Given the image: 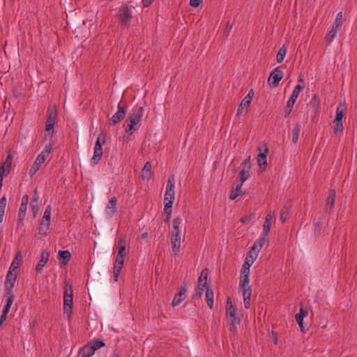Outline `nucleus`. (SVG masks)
<instances>
[{
	"mask_svg": "<svg viewBox=\"0 0 357 357\" xmlns=\"http://www.w3.org/2000/svg\"><path fill=\"white\" fill-rule=\"evenodd\" d=\"M271 225L272 222H264L263 225V231L261 232V234H263L264 236H268V234L271 229Z\"/></svg>",
	"mask_w": 357,
	"mask_h": 357,
	"instance_id": "de8ad7c7",
	"label": "nucleus"
},
{
	"mask_svg": "<svg viewBox=\"0 0 357 357\" xmlns=\"http://www.w3.org/2000/svg\"><path fill=\"white\" fill-rule=\"evenodd\" d=\"M51 212L52 208L50 205H48L45 208L43 218L40 220L38 228V234L41 237H45L48 234V231L50 229V226L51 223Z\"/></svg>",
	"mask_w": 357,
	"mask_h": 357,
	"instance_id": "7ed1b4c3",
	"label": "nucleus"
},
{
	"mask_svg": "<svg viewBox=\"0 0 357 357\" xmlns=\"http://www.w3.org/2000/svg\"><path fill=\"white\" fill-rule=\"evenodd\" d=\"M153 0H142L144 7H148L152 3Z\"/></svg>",
	"mask_w": 357,
	"mask_h": 357,
	"instance_id": "13d9d810",
	"label": "nucleus"
},
{
	"mask_svg": "<svg viewBox=\"0 0 357 357\" xmlns=\"http://www.w3.org/2000/svg\"><path fill=\"white\" fill-rule=\"evenodd\" d=\"M239 287L243 296L252 294V289L250 285V282H239Z\"/></svg>",
	"mask_w": 357,
	"mask_h": 357,
	"instance_id": "7c9ffc66",
	"label": "nucleus"
},
{
	"mask_svg": "<svg viewBox=\"0 0 357 357\" xmlns=\"http://www.w3.org/2000/svg\"><path fill=\"white\" fill-rule=\"evenodd\" d=\"M335 191L331 190L330 193L326 199V206L328 208H332L334 206L335 202Z\"/></svg>",
	"mask_w": 357,
	"mask_h": 357,
	"instance_id": "72a5a7b5",
	"label": "nucleus"
},
{
	"mask_svg": "<svg viewBox=\"0 0 357 357\" xmlns=\"http://www.w3.org/2000/svg\"><path fill=\"white\" fill-rule=\"evenodd\" d=\"M122 268L114 267V280L117 282Z\"/></svg>",
	"mask_w": 357,
	"mask_h": 357,
	"instance_id": "603ef678",
	"label": "nucleus"
},
{
	"mask_svg": "<svg viewBox=\"0 0 357 357\" xmlns=\"http://www.w3.org/2000/svg\"><path fill=\"white\" fill-rule=\"evenodd\" d=\"M10 307H9V306L6 305V306L4 307V308H3V312H2V313H3L4 314H7V315H8V312H9L10 310Z\"/></svg>",
	"mask_w": 357,
	"mask_h": 357,
	"instance_id": "0e129e2a",
	"label": "nucleus"
},
{
	"mask_svg": "<svg viewBox=\"0 0 357 357\" xmlns=\"http://www.w3.org/2000/svg\"><path fill=\"white\" fill-rule=\"evenodd\" d=\"M126 114V112L125 108L119 105L116 112L114 113L109 119V123L112 126L119 123L125 118Z\"/></svg>",
	"mask_w": 357,
	"mask_h": 357,
	"instance_id": "9b49d317",
	"label": "nucleus"
},
{
	"mask_svg": "<svg viewBox=\"0 0 357 357\" xmlns=\"http://www.w3.org/2000/svg\"><path fill=\"white\" fill-rule=\"evenodd\" d=\"M117 213V198L112 197L106 204L105 213L107 218H112Z\"/></svg>",
	"mask_w": 357,
	"mask_h": 357,
	"instance_id": "1a4fd4ad",
	"label": "nucleus"
},
{
	"mask_svg": "<svg viewBox=\"0 0 357 357\" xmlns=\"http://www.w3.org/2000/svg\"><path fill=\"white\" fill-rule=\"evenodd\" d=\"M0 206H1L2 208L5 210L6 198L4 197L0 199Z\"/></svg>",
	"mask_w": 357,
	"mask_h": 357,
	"instance_id": "052dcab7",
	"label": "nucleus"
},
{
	"mask_svg": "<svg viewBox=\"0 0 357 357\" xmlns=\"http://www.w3.org/2000/svg\"><path fill=\"white\" fill-rule=\"evenodd\" d=\"M182 219L181 218H176L172 222V230L171 233L181 232L180 227L181 225Z\"/></svg>",
	"mask_w": 357,
	"mask_h": 357,
	"instance_id": "473e14b6",
	"label": "nucleus"
},
{
	"mask_svg": "<svg viewBox=\"0 0 357 357\" xmlns=\"http://www.w3.org/2000/svg\"><path fill=\"white\" fill-rule=\"evenodd\" d=\"M57 112L54 107L48 109V117L47 119L56 121Z\"/></svg>",
	"mask_w": 357,
	"mask_h": 357,
	"instance_id": "37998d69",
	"label": "nucleus"
},
{
	"mask_svg": "<svg viewBox=\"0 0 357 357\" xmlns=\"http://www.w3.org/2000/svg\"><path fill=\"white\" fill-rule=\"evenodd\" d=\"M250 268L243 265L241 271L240 282H250Z\"/></svg>",
	"mask_w": 357,
	"mask_h": 357,
	"instance_id": "2f4dec72",
	"label": "nucleus"
},
{
	"mask_svg": "<svg viewBox=\"0 0 357 357\" xmlns=\"http://www.w3.org/2000/svg\"><path fill=\"white\" fill-rule=\"evenodd\" d=\"M302 89H303V87L301 85L297 84L295 86L294 89L293 90V92H292L290 98H289V100L296 102V100L301 91L302 90Z\"/></svg>",
	"mask_w": 357,
	"mask_h": 357,
	"instance_id": "c9c22d12",
	"label": "nucleus"
},
{
	"mask_svg": "<svg viewBox=\"0 0 357 357\" xmlns=\"http://www.w3.org/2000/svg\"><path fill=\"white\" fill-rule=\"evenodd\" d=\"M94 349L90 345V344H86L79 351V355L81 357H91L95 353Z\"/></svg>",
	"mask_w": 357,
	"mask_h": 357,
	"instance_id": "5701e85b",
	"label": "nucleus"
},
{
	"mask_svg": "<svg viewBox=\"0 0 357 357\" xmlns=\"http://www.w3.org/2000/svg\"><path fill=\"white\" fill-rule=\"evenodd\" d=\"M50 257V252L47 250H43L41 253L40 259L38 262L36 266V271L38 273H40L43 270V268L45 266V264L48 262Z\"/></svg>",
	"mask_w": 357,
	"mask_h": 357,
	"instance_id": "2eb2a0df",
	"label": "nucleus"
},
{
	"mask_svg": "<svg viewBox=\"0 0 357 357\" xmlns=\"http://www.w3.org/2000/svg\"><path fill=\"white\" fill-rule=\"evenodd\" d=\"M301 131V126L297 123L292 130V142L296 143L298 141Z\"/></svg>",
	"mask_w": 357,
	"mask_h": 357,
	"instance_id": "f704fd0d",
	"label": "nucleus"
},
{
	"mask_svg": "<svg viewBox=\"0 0 357 357\" xmlns=\"http://www.w3.org/2000/svg\"><path fill=\"white\" fill-rule=\"evenodd\" d=\"M333 131L335 135H339L342 132L343 130V123L342 121H336L333 120Z\"/></svg>",
	"mask_w": 357,
	"mask_h": 357,
	"instance_id": "a19ab883",
	"label": "nucleus"
},
{
	"mask_svg": "<svg viewBox=\"0 0 357 357\" xmlns=\"http://www.w3.org/2000/svg\"><path fill=\"white\" fill-rule=\"evenodd\" d=\"M243 165H244L245 167L247 168L246 169L250 170V157H249L248 159H246L243 162Z\"/></svg>",
	"mask_w": 357,
	"mask_h": 357,
	"instance_id": "4d7b16f0",
	"label": "nucleus"
},
{
	"mask_svg": "<svg viewBox=\"0 0 357 357\" xmlns=\"http://www.w3.org/2000/svg\"><path fill=\"white\" fill-rule=\"evenodd\" d=\"M345 110V105L343 103H340L336 109L335 116L334 121H342L344 118V112Z\"/></svg>",
	"mask_w": 357,
	"mask_h": 357,
	"instance_id": "c756f323",
	"label": "nucleus"
},
{
	"mask_svg": "<svg viewBox=\"0 0 357 357\" xmlns=\"http://www.w3.org/2000/svg\"><path fill=\"white\" fill-rule=\"evenodd\" d=\"M186 296L187 289L185 287H182L179 292L174 296V298L172 301V305H178L183 301L185 300Z\"/></svg>",
	"mask_w": 357,
	"mask_h": 357,
	"instance_id": "f3484780",
	"label": "nucleus"
},
{
	"mask_svg": "<svg viewBox=\"0 0 357 357\" xmlns=\"http://www.w3.org/2000/svg\"><path fill=\"white\" fill-rule=\"evenodd\" d=\"M13 158L8 155L6 160L1 164L0 167L1 172L0 176L3 178L4 175H7L10 172L12 166Z\"/></svg>",
	"mask_w": 357,
	"mask_h": 357,
	"instance_id": "4468645a",
	"label": "nucleus"
},
{
	"mask_svg": "<svg viewBox=\"0 0 357 357\" xmlns=\"http://www.w3.org/2000/svg\"><path fill=\"white\" fill-rule=\"evenodd\" d=\"M151 176V165L149 162H146L142 170L141 177L144 181L148 182Z\"/></svg>",
	"mask_w": 357,
	"mask_h": 357,
	"instance_id": "aec40b11",
	"label": "nucleus"
},
{
	"mask_svg": "<svg viewBox=\"0 0 357 357\" xmlns=\"http://www.w3.org/2000/svg\"><path fill=\"white\" fill-rule=\"evenodd\" d=\"M22 206H23V204H22V206H20V209H21V210H22V209H24V207H22Z\"/></svg>",
	"mask_w": 357,
	"mask_h": 357,
	"instance_id": "338daca9",
	"label": "nucleus"
},
{
	"mask_svg": "<svg viewBox=\"0 0 357 357\" xmlns=\"http://www.w3.org/2000/svg\"><path fill=\"white\" fill-rule=\"evenodd\" d=\"M58 257L61 264L66 265L71 258V254L68 250H60Z\"/></svg>",
	"mask_w": 357,
	"mask_h": 357,
	"instance_id": "b1692460",
	"label": "nucleus"
},
{
	"mask_svg": "<svg viewBox=\"0 0 357 357\" xmlns=\"http://www.w3.org/2000/svg\"><path fill=\"white\" fill-rule=\"evenodd\" d=\"M73 291L71 286L66 285L63 296V305H73Z\"/></svg>",
	"mask_w": 357,
	"mask_h": 357,
	"instance_id": "dca6fc26",
	"label": "nucleus"
},
{
	"mask_svg": "<svg viewBox=\"0 0 357 357\" xmlns=\"http://www.w3.org/2000/svg\"><path fill=\"white\" fill-rule=\"evenodd\" d=\"M126 246L125 245H121L118 249L117 255L118 256H121L123 257H126Z\"/></svg>",
	"mask_w": 357,
	"mask_h": 357,
	"instance_id": "8fccbe9b",
	"label": "nucleus"
},
{
	"mask_svg": "<svg viewBox=\"0 0 357 357\" xmlns=\"http://www.w3.org/2000/svg\"><path fill=\"white\" fill-rule=\"evenodd\" d=\"M14 295L13 294H10L8 298H7V301H6V305L7 306H9V307H11L13 303V301H14Z\"/></svg>",
	"mask_w": 357,
	"mask_h": 357,
	"instance_id": "6e6d98bb",
	"label": "nucleus"
},
{
	"mask_svg": "<svg viewBox=\"0 0 357 357\" xmlns=\"http://www.w3.org/2000/svg\"><path fill=\"white\" fill-rule=\"evenodd\" d=\"M286 53H287L286 48L284 46L280 47V50H278V52L277 56H276L277 62L281 63L282 61H283V60L284 59Z\"/></svg>",
	"mask_w": 357,
	"mask_h": 357,
	"instance_id": "4c0bfd02",
	"label": "nucleus"
},
{
	"mask_svg": "<svg viewBox=\"0 0 357 357\" xmlns=\"http://www.w3.org/2000/svg\"><path fill=\"white\" fill-rule=\"evenodd\" d=\"M312 102L319 103V98L317 94H314L312 98Z\"/></svg>",
	"mask_w": 357,
	"mask_h": 357,
	"instance_id": "bf43d9fd",
	"label": "nucleus"
},
{
	"mask_svg": "<svg viewBox=\"0 0 357 357\" xmlns=\"http://www.w3.org/2000/svg\"><path fill=\"white\" fill-rule=\"evenodd\" d=\"M253 95H254V91L252 89L244 97V98L241 102V104L237 109L236 116H241L246 113L247 109L250 107V105L251 103Z\"/></svg>",
	"mask_w": 357,
	"mask_h": 357,
	"instance_id": "0eeeda50",
	"label": "nucleus"
},
{
	"mask_svg": "<svg viewBox=\"0 0 357 357\" xmlns=\"http://www.w3.org/2000/svg\"><path fill=\"white\" fill-rule=\"evenodd\" d=\"M268 236H264L263 234H261L260 237L257 239V241L254 243L252 247V250L256 251L259 253V250L263 247L264 244L268 240Z\"/></svg>",
	"mask_w": 357,
	"mask_h": 357,
	"instance_id": "412c9836",
	"label": "nucleus"
},
{
	"mask_svg": "<svg viewBox=\"0 0 357 357\" xmlns=\"http://www.w3.org/2000/svg\"><path fill=\"white\" fill-rule=\"evenodd\" d=\"M105 141L104 139H102V141H101L100 135L98 137L93 148V155L91 158V166L93 167L96 165L100 160L103 153L102 145L105 144Z\"/></svg>",
	"mask_w": 357,
	"mask_h": 357,
	"instance_id": "39448f33",
	"label": "nucleus"
},
{
	"mask_svg": "<svg viewBox=\"0 0 357 357\" xmlns=\"http://www.w3.org/2000/svg\"><path fill=\"white\" fill-rule=\"evenodd\" d=\"M208 274V270L207 268H204L198 280V284H197V289H198V294L199 296H202V295L204 294V289L206 287H208L207 284V278Z\"/></svg>",
	"mask_w": 357,
	"mask_h": 357,
	"instance_id": "9d476101",
	"label": "nucleus"
},
{
	"mask_svg": "<svg viewBox=\"0 0 357 357\" xmlns=\"http://www.w3.org/2000/svg\"><path fill=\"white\" fill-rule=\"evenodd\" d=\"M142 237L143 238H147V237H148V234H147L146 232L143 233V234H142Z\"/></svg>",
	"mask_w": 357,
	"mask_h": 357,
	"instance_id": "69168bd1",
	"label": "nucleus"
},
{
	"mask_svg": "<svg viewBox=\"0 0 357 357\" xmlns=\"http://www.w3.org/2000/svg\"><path fill=\"white\" fill-rule=\"evenodd\" d=\"M90 345L94 349L95 351L102 347L105 344L102 340H96L90 343Z\"/></svg>",
	"mask_w": 357,
	"mask_h": 357,
	"instance_id": "a18cd8bd",
	"label": "nucleus"
},
{
	"mask_svg": "<svg viewBox=\"0 0 357 357\" xmlns=\"http://www.w3.org/2000/svg\"><path fill=\"white\" fill-rule=\"evenodd\" d=\"M124 257L116 255L115 257V261L114 267L122 268L124 264Z\"/></svg>",
	"mask_w": 357,
	"mask_h": 357,
	"instance_id": "c03bdc74",
	"label": "nucleus"
},
{
	"mask_svg": "<svg viewBox=\"0 0 357 357\" xmlns=\"http://www.w3.org/2000/svg\"><path fill=\"white\" fill-rule=\"evenodd\" d=\"M268 152V148H266L264 153L258 154L257 160V163L261 169L264 170L267 164V154Z\"/></svg>",
	"mask_w": 357,
	"mask_h": 357,
	"instance_id": "a211bd4d",
	"label": "nucleus"
},
{
	"mask_svg": "<svg viewBox=\"0 0 357 357\" xmlns=\"http://www.w3.org/2000/svg\"><path fill=\"white\" fill-rule=\"evenodd\" d=\"M275 215V213L273 211H269L268 214L266 215L265 221L268 222H272V219Z\"/></svg>",
	"mask_w": 357,
	"mask_h": 357,
	"instance_id": "864d4df0",
	"label": "nucleus"
},
{
	"mask_svg": "<svg viewBox=\"0 0 357 357\" xmlns=\"http://www.w3.org/2000/svg\"><path fill=\"white\" fill-rule=\"evenodd\" d=\"M22 206H23V204H22V206H20V209H21V210H22V209H24V207H22Z\"/></svg>",
	"mask_w": 357,
	"mask_h": 357,
	"instance_id": "774afa93",
	"label": "nucleus"
},
{
	"mask_svg": "<svg viewBox=\"0 0 357 357\" xmlns=\"http://www.w3.org/2000/svg\"><path fill=\"white\" fill-rule=\"evenodd\" d=\"M294 104H295V102H293L290 100H287V105L284 110V114L285 117L289 116L290 113L292 111Z\"/></svg>",
	"mask_w": 357,
	"mask_h": 357,
	"instance_id": "ea45409f",
	"label": "nucleus"
},
{
	"mask_svg": "<svg viewBox=\"0 0 357 357\" xmlns=\"http://www.w3.org/2000/svg\"><path fill=\"white\" fill-rule=\"evenodd\" d=\"M132 6H123L119 12V18L123 23L126 24L131 17Z\"/></svg>",
	"mask_w": 357,
	"mask_h": 357,
	"instance_id": "ddd939ff",
	"label": "nucleus"
},
{
	"mask_svg": "<svg viewBox=\"0 0 357 357\" xmlns=\"http://www.w3.org/2000/svg\"><path fill=\"white\" fill-rule=\"evenodd\" d=\"M4 209L2 208L1 206H0V223L2 222L3 217L4 215Z\"/></svg>",
	"mask_w": 357,
	"mask_h": 357,
	"instance_id": "680f3d73",
	"label": "nucleus"
},
{
	"mask_svg": "<svg viewBox=\"0 0 357 357\" xmlns=\"http://www.w3.org/2000/svg\"><path fill=\"white\" fill-rule=\"evenodd\" d=\"M333 24L335 25L336 27H342V13L339 12L336 17Z\"/></svg>",
	"mask_w": 357,
	"mask_h": 357,
	"instance_id": "49530a36",
	"label": "nucleus"
},
{
	"mask_svg": "<svg viewBox=\"0 0 357 357\" xmlns=\"http://www.w3.org/2000/svg\"><path fill=\"white\" fill-rule=\"evenodd\" d=\"M72 308L73 305H63V314L68 319H70L71 316Z\"/></svg>",
	"mask_w": 357,
	"mask_h": 357,
	"instance_id": "09e8293b",
	"label": "nucleus"
},
{
	"mask_svg": "<svg viewBox=\"0 0 357 357\" xmlns=\"http://www.w3.org/2000/svg\"><path fill=\"white\" fill-rule=\"evenodd\" d=\"M283 73L281 70L279 69V68H275L271 73L268 79V84L269 86L273 87H277L283 77Z\"/></svg>",
	"mask_w": 357,
	"mask_h": 357,
	"instance_id": "6e6552de",
	"label": "nucleus"
},
{
	"mask_svg": "<svg viewBox=\"0 0 357 357\" xmlns=\"http://www.w3.org/2000/svg\"><path fill=\"white\" fill-rule=\"evenodd\" d=\"M22 261V255L20 252L17 253L15 259H13L9 270L12 271L17 272L20 266V264Z\"/></svg>",
	"mask_w": 357,
	"mask_h": 357,
	"instance_id": "bb28decb",
	"label": "nucleus"
},
{
	"mask_svg": "<svg viewBox=\"0 0 357 357\" xmlns=\"http://www.w3.org/2000/svg\"><path fill=\"white\" fill-rule=\"evenodd\" d=\"M205 298L206 300L207 305L211 309L213 306V291L209 287L204 289Z\"/></svg>",
	"mask_w": 357,
	"mask_h": 357,
	"instance_id": "cd10ccee",
	"label": "nucleus"
},
{
	"mask_svg": "<svg viewBox=\"0 0 357 357\" xmlns=\"http://www.w3.org/2000/svg\"><path fill=\"white\" fill-rule=\"evenodd\" d=\"M144 114V108L139 107L137 110L129 117V123L125 128L126 134L131 135L137 128L135 126L140 122Z\"/></svg>",
	"mask_w": 357,
	"mask_h": 357,
	"instance_id": "20e7f679",
	"label": "nucleus"
},
{
	"mask_svg": "<svg viewBox=\"0 0 357 357\" xmlns=\"http://www.w3.org/2000/svg\"><path fill=\"white\" fill-rule=\"evenodd\" d=\"M250 176V170L243 168L240 173V183L243 185Z\"/></svg>",
	"mask_w": 357,
	"mask_h": 357,
	"instance_id": "58836bf2",
	"label": "nucleus"
},
{
	"mask_svg": "<svg viewBox=\"0 0 357 357\" xmlns=\"http://www.w3.org/2000/svg\"><path fill=\"white\" fill-rule=\"evenodd\" d=\"M289 213V208L288 206H284L280 212V220L282 223H284L288 218V215Z\"/></svg>",
	"mask_w": 357,
	"mask_h": 357,
	"instance_id": "79ce46f5",
	"label": "nucleus"
},
{
	"mask_svg": "<svg viewBox=\"0 0 357 357\" xmlns=\"http://www.w3.org/2000/svg\"><path fill=\"white\" fill-rule=\"evenodd\" d=\"M250 297L251 295L243 296L244 306L247 309L250 306Z\"/></svg>",
	"mask_w": 357,
	"mask_h": 357,
	"instance_id": "3c124183",
	"label": "nucleus"
},
{
	"mask_svg": "<svg viewBox=\"0 0 357 357\" xmlns=\"http://www.w3.org/2000/svg\"><path fill=\"white\" fill-rule=\"evenodd\" d=\"M307 315V310L301 307L299 310V312L297 313L295 316L296 320L299 325L301 331H304L303 326V319Z\"/></svg>",
	"mask_w": 357,
	"mask_h": 357,
	"instance_id": "4be33fe9",
	"label": "nucleus"
},
{
	"mask_svg": "<svg viewBox=\"0 0 357 357\" xmlns=\"http://www.w3.org/2000/svg\"><path fill=\"white\" fill-rule=\"evenodd\" d=\"M201 2H202V0H190V5L192 7L197 8L198 6H199Z\"/></svg>",
	"mask_w": 357,
	"mask_h": 357,
	"instance_id": "5fc2aeb1",
	"label": "nucleus"
},
{
	"mask_svg": "<svg viewBox=\"0 0 357 357\" xmlns=\"http://www.w3.org/2000/svg\"><path fill=\"white\" fill-rule=\"evenodd\" d=\"M181 232L171 233V245L173 252L178 255L179 254V249L181 247Z\"/></svg>",
	"mask_w": 357,
	"mask_h": 357,
	"instance_id": "f8f14e48",
	"label": "nucleus"
},
{
	"mask_svg": "<svg viewBox=\"0 0 357 357\" xmlns=\"http://www.w3.org/2000/svg\"><path fill=\"white\" fill-rule=\"evenodd\" d=\"M6 317H7V314H4L3 313H2V314L1 315V317H0V326L2 324V323L3 321H5L6 320Z\"/></svg>",
	"mask_w": 357,
	"mask_h": 357,
	"instance_id": "e2e57ef3",
	"label": "nucleus"
},
{
	"mask_svg": "<svg viewBox=\"0 0 357 357\" xmlns=\"http://www.w3.org/2000/svg\"><path fill=\"white\" fill-rule=\"evenodd\" d=\"M341 29V27H336L335 24H333L331 29L326 34V40L328 43H331L337 36V31Z\"/></svg>",
	"mask_w": 357,
	"mask_h": 357,
	"instance_id": "a878e982",
	"label": "nucleus"
},
{
	"mask_svg": "<svg viewBox=\"0 0 357 357\" xmlns=\"http://www.w3.org/2000/svg\"><path fill=\"white\" fill-rule=\"evenodd\" d=\"M17 273L12 271H8V273L6 275V288L8 290L11 289L15 284V282L17 278Z\"/></svg>",
	"mask_w": 357,
	"mask_h": 357,
	"instance_id": "6ab92c4d",
	"label": "nucleus"
},
{
	"mask_svg": "<svg viewBox=\"0 0 357 357\" xmlns=\"http://www.w3.org/2000/svg\"><path fill=\"white\" fill-rule=\"evenodd\" d=\"M257 257L258 253L256 251L252 250L248 253L243 265L250 267L253 264L254 261L257 259Z\"/></svg>",
	"mask_w": 357,
	"mask_h": 357,
	"instance_id": "393cba45",
	"label": "nucleus"
},
{
	"mask_svg": "<svg viewBox=\"0 0 357 357\" xmlns=\"http://www.w3.org/2000/svg\"><path fill=\"white\" fill-rule=\"evenodd\" d=\"M53 150L52 144H47L45 146L41 153L36 157L33 165L30 168L29 174L31 176L35 175L49 158L50 153Z\"/></svg>",
	"mask_w": 357,
	"mask_h": 357,
	"instance_id": "f03ea898",
	"label": "nucleus"
},
{
	"mask_svg": "<svg viewBox=\"0 0 357 357\" xmlns=\"http://www.w3.org/2000/svg\"><path fill=\"white\" fill-rule=\"evenodd\" d=\"M242 186H243V185L239 183L236 185L235 189H233L231 191V193L229 195L230 199L234 200L240 195V193L241 192Z\"/></svg>",
	"mask_w": 357,
	"mask_h": 357,
	"instance_id": "e433bc0d",
	"label": "nucleus"
},
{
	"mask_svg": "<svg viewBox=\"0 0 357 357\" xmlns=\"http://www.w3.org/2000/svg\"><path fill=\"white\" fill-rule=\"evenodd\" d=\"M226 316L229 320L231 322L234 326L240 324V319L236 317V309L232 305L231 299L227 298V306H226Z\"/></svg>",
	"mask_w": 357,
	"mask_h": 357,
	"instance_id": "423d86ee",
	"label": "nucleus"
},
{
	"mask_svg": "<svg viewBox=\"0 0 357 357\" xmlns=\"http://www.w3.org/2000/svg\"><path fill=\"white\" fill-rule=\"evenodd\" d=\"M55 124L54 121H51L47 119L46 123H45V138L47 137L51 138L53 133H54V126Z\"/></svg>",
	"mask_w": 357,
	"mask_h": 357,
	"instance_id": "c85d7f7f",
	"label": "nucleus"
},
{
	"mask_svg": "<svg viewBox=\"0 0 357 357\" xmlns=\"http://www.w3.org/2000/svg\"><path fill=\"white\" fill-rule=\"evenodd\" d=\"M175 197V178L171 175L167 179L165 193L164 195L165 213L167 214V220L172 215V208Z\"/></svg>",
	"mask_w": 357,
	"mask_h": 357,
	"instance_id": "f257e3e1",
	"label": "nucleus"
}]
</instances>
